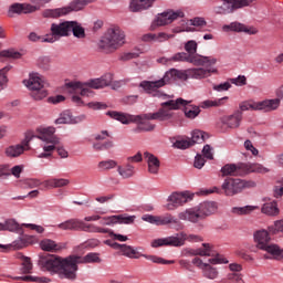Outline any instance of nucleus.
<instances>
[{"instance_id": "obj_1", "label": "nucleus", "mask_w": 283, "mask_h": 283, "mask_svg": "<svg viewBox=\"0 0 283 283\" xmlns=\"http://www.w3.org/2000/svg\"><path fill=\"white\" fill-rule=\"evenodd\" d=\"M38 264L41 266V269H44V271L57 273L61 280L74 282V280L77 277L81 256L70 255L64 259L55 255L40 256Z\"/></svg>"}, {"instance_id": "obj_2", "label": "nucleus", "mask_w": 283, "mask_h": 283, "mask_svg": "<svg viewBox=\"0 0 283 283\" xmlns=\"http://www.w3.org/2000/svg\"><path fill=\"white\" fill-rule=\"evenodd\" d=\"M54 134H56V128L54 126H38L35 128L34 138L41 140V147L44 151L39 155V158H50L55 149L60 158L70 157L67 149L61 146V138Z\"/></svg>"}, {"instance_id": "obj_3", "label": "nucleus", "mask_w": 283, "mask_h": 283, "mask_svg": "<svg viewBox=\"0 0 283 283\" xmlns=\"http://www.w3.org/2000/svg\"><path fill=\"white\" fill-rule=\"evenodd\" d=\"M112 74H105L101 77L88 80L87 82H70L67 86L80 95H73L71 98L75 105L83 106L85 101L83 98H94L96 95L92 90H103L112 85Z\"/></svg>"}, {"instance_id": "obj_4", "label": "nucleus", "mask_w": 283, "mask_h": 283, "mask_svg": "<svg viewBox=\"0 0 283 283\" xmlns=\"http://www.w3.org/2000/svg\"><path fill=\"white\" fill-rule=\"evenodd\" d=\"M218 211V203L213 201H203L195 207L186 208L178 212L177 218L182 222L198 224L200 220H207L209 216H213Z\"/></svg>"}, {"instance_id": "obj_5", "label": "nucleus", "mask_w": 283, "mask_h": 283, "mask_svg": "<svg viewBox=\"0 0 283 283\" xmlns=\"http://www.w3.org/2000/svg\"><path fill=\"white\" fill-rule=\"evenodd\" d=\"M106 116L114 118V120H118L123 125H130V123H136L137 124L135 128L136 134L154 132V129H156V124H153L150 122V120H154V117H151V113H147L143 115H130L127 113L111 111L106 113Z\"/></svg>"}, {"instance_id": "obj_6", "label": "nucleus", "mask_w": 283, "mask_h": 283, "mask_svg": "<svg viewBox=\"0 0 283 283\" xmlns=\"http://www.w3.org/2000/svg\"><path fill=\"white\" fill-rule=\"evenodd\" d=\"M273 235L268 229H259L253 232V242L259 251H265V260H282L283 249L275 243H271V238Z\"/></svg>"}, {"instance_id": "obj_7", "label": "nucleus", "mask_w": 283, "mask_h": 283, "mask_svg": "<svg viewBox=\"0 0 283 283\" xmlns=\"http://www.w3.org/2000/svg\"><path fill=\"white\" fill-rule=\"evenodd\" d=\"M22 83L24 87L29 90L33 101H43V98H48V94H50L48 91L50 83H48V80L40 73H30L28 78L23 80Z\"/></svg>"}, {"instance_id": "obj_8", "label": "nucleus", "mask_w": 283, "mask_h": 283, "mask_svg": "<svg viewBox=\"0 0 283 283\" xmlns=\"http://www.w3.org/2000/svg\"><path fill=\"white\" fill-rule=\"evenodd\" d=\"M203 238L199 234H187V232L181 231L175 235L155 239L150 242L153 249H158V247H185L186 242L198 243L203 242Z\"/></svg>"}, {"instance_id": "obj_9", "label": "nucleus", "mask_w": 283, "mask_h": 283, "mask_svg": "<svg viewBox=\"0 0 283 283\" xmlns=\"http://www.w3.org/2000/svg\"><path fill=\"white\" fill-rule=\"evenodd\" d=\"M126 43L125 31L120 27H111L107 29L104 36L101 39L98 45L106 52H116L120 50Z\"/></svg>"}, {"instance_id": "obj_10", "label": "nucleus", "mask_w": 283, "mask_h": 283, "mask_svg": "<svg viewBox=\"0 0 283 283\" xmlns=\"http://www.w3.org/2000/svg\"><path fill=\"white\" fill-rule=\"evenodd\" d=\"M161 108H159L155 113H150L153 120H158L159 123H167V120H171L174 118L172 109H180L182 105H187V102L184 98L172 99L170 98L163 99Z\"/></svg>"}, {"instance_id": "obj_11", "label": "nucleus", "mask_w": 283, "mask_h": 283, "mask_svg": "<svg viewBox=\"0 0 283 283\" xmlns=\"http://www.w3.org/2000/svg\"><path fill=\"white\" fill-rule=\"evenodd\" d=\"M178 19H185V11L184 10H167L161 13H158L153 19L149 31L156 32L158 28H165L167 25H171L174 21H178Z\"/></svg>"}, {"instance_id": "obj_12", "label": "nucleus", "mask_w": 283, "mask_h": 283, "mask_svg": "<svg viewBox=\"0 0 283 283\" xmlns=\"http://www.w3.org/2000/svg\"><path fill=\"white\" fill-rule=\"evenodd\" d=\"M195 193L185 190V191H174L167 197V203L164 206L166 211H176L178 207H185L188 202H191L195 198Z\"/></svg>"}, {"instance_id": "obj_13", "label": "nucleus", "mask_w": 283, "mask_h": 283, "mask_svg": "<svg viewBox=\"0 0 283 283\" xmlns=\"http://www.w3.org/2000/svg\"><path fill=\"white\" fill-rule=\"evenodd\" d=\"M253 187H255V181L233 178L226 179L221 185L224 196H238V193H242L244 189H252Z\"/></svg>"}, {"instance_id": "obj_14", "label": "nucleus", "mask_w": 283, "mask_h": 283, "mask_svg": "<svg viewBox=\"0 0 283 283\" xmlns=\"http://www.w3.org/2000/svg\"><path fill=\"white\" fill-rule=\"evenodd\" d=\"M63 36H70V21L51 23L50 33L45 35L43 41L56 43V41H61Z\"/></svg>"}, {"instance_id": "obj_15", "label": "nucleus", "mask_w": 283, "mask_h": 283, "mask_svg": "<svg viewBox=\"0 0 283 283\" xmlns=\"http://www.w3.org/2000/svg\"><path fill=\"white\" fill-rule=\"evenodd\" d=\"M240 125H242V112L240 111L230 115H222L217 122V127L218 129H221V132L239 129Z\"/></svg>"}, {"instance_id": "obj_16", "label": "nucleus", "mask_w": 283, "mask_h": 283, "mask_svg": "<svg viewBox=\"0 0 283 283\" xmlns=\"http://www.w3.org/2000/svg\"><path fill=\"white\" fill-rule=\"evenodd\" d=\"M197 255L200 258H210L208 260L209 264H229V259L224 258L222 254H216L213 244L211 243H202L197 248Z\"/></svg>"}, {"instance_id": "obj_17", "label": "nucleus", "mask_w": 283, "mask_h": 283, "mask_svg": "<svg viewBox=\"0 0 283 283\" xmlns=\"http://www.w3.org/2000/svg\"><path fill=\"white\" fill-rule=\"evenodd\" d=\"M60 231H85L86 233H94L96 224L85 223L78 219H69L64 222H61L56 226Z\"/></svg>"}, {"instance_id": "obj_18", "label": "nucleus", "mask_w": 283, "mask_h": 283, "mask_svg": "<svg viewBox=\"0 0 283 283\" xmlns=\"http://www.w3.org/2000/svg\"><path fill=\"white\" fill-rule=\"evenodd\" d=\"M139 87L144 90L147 94H151L155 98H160L161 101H167L171 95H167L159 91L160 87H164V83L160 80L157 81H143L139 84Z\"/></svg>"}, {"instance_id": "obj_19", "label": "nucleus", "mask_w": 283, "mask_h": 283, "mask_svg": "<svg viewBox=\"0 0 283 283\" xmlns=\"http://www.w3.org/2000/svg\"><path fill=\"white\" fill-rule=\"evenodd\" d=\"M34 138V135L29 138V140L22 142L21 144H14L7 146L4 148V156L7 158H19L23 156L25 151H30V140Z\"/></svg>"}, {"instance_id": "obj_20", "label": "nucleus", "mask_w": 283, "mask_h": 283, "mask_svg": "<svg viewBox=\"0 0 283 283\" xmlns=\"http://www.w3.org/2000/svg\"><path fill=\"white\" fill-rule=\"evenodd\" d=\"M153 224H156L157 227H166L167 224H171L175 231H182V229H185V224H182L178 218L169 213L165 216H155Z\"/></svg>"}, {"instance_id": "obj_21", "label": "nucleus", "mask_w": 283, "mask_h": 283, "mask_svg": "<svg viewBox=\"0 0 283 283\" xmlns=\"http://www.w3.org/2000/svg\"><path fill=\"white\" fill-rule=\"evenodd\" d=\"M103 227H114V224H134L136 216L115 214L103 217Z\"/></svg>"}, {"instance_id": "obj_22", "label": "nucleus", "mask_w": 283, "mask_h": 283, "mask_svg": "<svg viewBox=\"0 0 283 283\" xmlns=\"http://www.w3.org/2000/svg\"><path fill=\"white\" fill-rule=\"evenodd\" d=\"M86 116L84 114L73 115L70 111L62 112L59 117L54 120L55 125H78L83 123Z\"/></svg>"}, {"instance_id": "obj_23", "label": "nucleus", "mask_w": 283, "mask_h": 283, "mask_svg": "<svg viewBox=\"0 0 283 283\" xmlns=\"http://www.w3.org/2000/svg\"><path fill=\"white\" fill-rule=\"evenodd\" d=\"M211 74H218V69H205V67L188 69V76L193 81H203V78H209Z\"/></svg>"}, {"instance_id": "obj_24", "label": "nucleus", "mask_w": 283, "mask_h": 283, "mask_svg": "<svg viewBox=\"0 0 283 283\" xmlns=\"http://www.w3.org/2000/svg\"><path fill=\"white\" fill-rule=\"evenodd\" d=\"M223 32H244V34H258L255 27H249L241 22H231L222 27Z\"/></svg>"}, {"instance_id": "obj_25", "label": "nucleus", "mask_w": 283, "mask_h": 283, "mask_svg": "<svg viewBox=\"0 0 283 283\" xmlns=\"http://www.w3.org/2000/svg\"><path fill=\"white\" fill-rule=\"evenodd\" d=\"M119 255H124V258H128L129 260H139V258H143V248H134L132 245L127 244H119L118 248Z\"/></svg>"}, {"instance_id": "obj_26", "label": "nucleus", "mask_w": 283, "mask_h": 283, "mask_svg": "<svg viewBox=\"0 0 283 283\" xmlns=\"http://www.w3.org/2000/svg\"><path fill=\"white\" fill-rule=\"evenodd\" d=\"M42 251L48 253H59L65 249V243H59L52 239H42L39 243Z\"/></svg>"}, {"instance_id": "obj_27", "label": "nucleus", "mask_w": 283, "mask_h": 283, "mask_svg": "<svg viewBox=\"0 0 283 283\" xmlns=\"http://www.w3.org/2000/svg\"><path fill=\"white\" fill-rule=\"evenodd\" d=\"M188 63L202 67L205 65H216V63H218V59L192 53V55H188Z\"/></svg>"}, {"instance_id": "obj_28", "label": "nucleus", "mask_w": 283, "mask_h": 283, "mask_svg": "<svg viewBox=\"0 0 283 283\" xmlns=\"http://www.w3.org/2000/svg\"><path fill=\"white\" fill-rule=\"evenodd\" d=\"M94 1L96 0H73L67 6L62 7L64 15L67 17V14H72V12H81V10H85V7L90 6V3H94Z\"/></svg>"}, {"instance_id": "obj_29", "label": "nucleus", "mask_w": 283, "mask_h": 283, "mask_svg": "<svg viewBox=\"0 0 283 283\" xmlns=\"http://www.w3.org/2000/svg\"><path fill=\"white\" fill-rule=\"evenodd\" d=\"M156 0H130L128 3L129 12L138 13L149 10L154 6Z\"/></svg>"}, {"instance_id": "obj_30", "label": "nucleus", "mask_w": 283, "mask_h": 283, "mask_svg": "<svg viewBox=\"0 0 283 283\" xmlns=\"http://www.w3.org/2000/svg\"><path fill=\"white\" fill-rule=\"evenodd\" d=\"M35 10L36 8L30 3H13L9 8V17H14V14H32Z\"/></svg>"}, {"instance_id": "obj_31", "label": "nucleus", "mask_w": 283, "mask_h": 283, "mask_svg": "<svg viewBox=\"0 0 283 283\" xmlns=\"http://www.w3.org/2000/svg\"><path fill=\"white\" fill-rule=\"evenodd\" d=\"M244 167H247L244 164H227L221 168V176L223 178L227 176H241Z\"/></svg>"}, {"instance_id": "obj_32", "label": "nucleus", "mask_w": 283, "mask_h": 283, "mask_svg": "<svg viewBox=\"0 0 283 283\" xmlns=\"http://www.w3.org/2000/svg\"><path fill=\"white\" fill-rule=\"evenodd\" d=\"M280 105L282 104L276 97L259 101V112H276V109H280Z\"/></svg>"}, {"instance_id": "obj_33", "label": "nucleus", "mask_w": 283, "mask_h": 283, "mask_svg": "<svg viewBox=\"0 0 283 283\" xmlns=\"http://www.w3.org/2000/svg\"><path fill=\"white\" fill-rule=\"evenodd\" d=\"M93 231H94L93 233L107 234V235H109V238H112V240H117V242H127V240H129V238H127V235L114 233L112 229L96 226V224H95V229Z\"/></svg>"}, {"instance_id": "obj_34", "label": "nucleus", "mask_w": 283, "mask_h": 283, "mask_svg": "<svg viewBox=\"0 0 283 283\" xmlns=\"http://www.w3.org/2000/svg\"><path fill=\"white\" fill-rule=\"evenodd\" d=\"M144 158L148 165V171L149 174H158L160 169V160H158V157H156L151 153H144Z\"/></svg>"}, {"instance_id": "obj_35", "label": "nucleus", "mask_w": 283, "mask_h": 283, "mask_svg": "<svg viewBox=\"0 0 283 283\" xmlns=\"http://www.w3.org/2000/svg\"><path fill=\"white\" fill-rule=\"evenodd\" d=\"M116 169L123 180H129V178H134L136 175V168L132 164H125L124 166L117 165Z\"/></svg>"}, {"instance_id": "obj_36", "label": "nucleus", "mask_w": 283, "mask_h": 283, "mask_svg": "<svg viewBox=\"0 0 283 283\" xmlns=\"http://www.w3.org/2000/svg\"><path fill=\"white\" fill-rule=\"evenodd\" d=\"M186 104L181 105L184 107V114L186 118L193 120V118H198L200 116V107L197 105H191L189 101L185 99Z\"/></svg>"}, {"instance_id": "obj_37", "label": "nucleus", "mask_w": 283, "mask_h": 283, "mask_svg": "<svg viewBox=\"0 0 283 283\" xmlns=\"http://www.w3.org/2000/svg\"><path fill=\"white\" fill-rule=\"evenodd\" d=\"M70 179L65 178H51L43 181L45 189H59L61 187H67Z\"/></svg>"}, {"instance_id": "obj_38", "label": "nucleus", "mask_w": 283, "mask_h": 283, "mask_svg": "<svg viewBox=\"0 0 283 283\" xmlns=\"http://www.w3.org/2000/svg\"><path fill=\"white\" fill-rule=\"evenodd\" d=\"M261 213H264V216H270L271 218H276V216L280 213L277 201H270L264 203L261 207Z\"/></svg>"}, {"instance_id": "obj_39", "label": "nucleus", "mask_w": 283, "mask_h": 283, "mask_svg": "<svg viewBox=\"0 0 283 283\" xmlns=\"http://www.w3.org/2000/svg\"><path fill=\"white\" fill-rule=\"evenodd\" d=\"M43 19H61V17H65V11L63 7L55 9H45L42 11Z\"/></svg>"}, {"instance_id": "obj_40", "label": "nucleus", "mask_w": 283, "mask_h": 283, "mask_svg": "<svg viewBox=\"0 0 283 283\" xmlns=\"http://www.w3.org/2000/svg\"><path fill=\"white\" fill-rule=\"evenodd\" d=\"M70 34H72L76 38V39H85V29L83 28V25H81V23H78L77 21H70Z\"/></svg>"}, {"instance_id": "obj_41", "label": "nucleus", "mask_w": 283, "mask_h": 283, "mask_svg": "<svg viewBox=\"0 0 283 283\" xmlns=\"http://www.w3.org/2000/svg\"><path fill=\"white\" fill-rule=\"evenodd\" d=\"M101 254L90 252L85 256H80V264H101Z\"/></svg>"}, {"instance_id": "obj_42", "label": "nucleus", "mask_w": 283, "mask_h": 283, "mask_svg": "<svg viewBox=\"0 0 283 283\" xmlns=\"http://www.w3.org/2000/svg\"><path fill=\"white\" fill-rule=\"evenodd\" d=\"M0 55L3 59H13V60H19V59H23V56H25V52L24 51H18L14 49H7L0 52Z\"/></svg>"}, {"instance_id": "obj_43", "label": "nucleus", "mask_w": 283, "mask_h": 283, "mask_svg": "<svg viewBox=\"0 0 283 283\" xmlns=\"http://www.w3.org/2000/svg\"><path fill=\"white\" fill-rule=\"evenodd\" d=\"M116 167H118V161L114 159H105L97 164L98 171H111V169H116Z\"/></svg>"}, {"instance_id": "obj_44", "label": "nucleus", "mask_w": 283, "mask_h": 283, "mask_svg": "<svg viewBox=\"0 0 283 283\" xmlns=\"http://www.w3.org/2000/svg\"><path fill=\"white\" fill-rule=\"evenodd\" d=\"M21 227L14 219H9L6 222H0V231H19Z\"/></svg>"}, {"instance_id": "obj_45", "label": "nucleus", "mask_w": 283, "mask_h": 283, "mask_svg": "<svg viewBox=\"0 0 283 283\" xmlns=\"http://www.w3.org/2000/svg\"><path fill=\"white\" fill-rule=\"evenodd\" d=\"M239 107L241 112H249V111L259 112V101L258 102L253 99L245 101L241 103Z\"/></svg>"}, {"instance_id": "obj_46", "label": "nucleus", "mask_w": 283, "mask_h": 283, "mask_svg": "<svg viewBox=\"0 0 283 283\" xmlns=\"http://www.w3.org/2000/svg\"><path fill=\"white\" fill-rule=\"evenodd\" d=\"M260 207L258 206H244L239 208H233V213L238 216H249V213H253V211H258Z\"/></svg>"}, {"instance_id": "obj_47", "label": "nucleus", "mask_w": 283, "mask_h": 283, "mask_svg": "<svg viewBox=\"0 0 283 283\" xmlns=\"http://www.w3.org/2000/svg\"><path fill=\"white\" fill-rule=\"evenodd\" d=\"M15 280H22L23 282H36V283H49L50 279L45 276H34V275H27V276H18Z\"/></svg>"}, {"instance_id": "obj_48", "label": "nucleus", "mask_w": 283, "mask_h": 283, "mask_svg": "<svg viewBox=\"0 0 283 283\" xmlns=\"http://www.w3.org/2000/svg\"><path fill=\"white\" fill-rule=\"evenodd\" d=\"M208 136L205 134V132H202V130H193L191 139H190L191 146L193 147V145H196V144L205 143V139Z\"/></svg>"}, {"instance_id": "obj_49", "label": "nucleus", "mask_w": 283, "mask_h": 283, "mask_svg": "<svg viewBox=\"0 0 283 283\" xmlns=\"http://www.w3.org/2000/svg\"><path fill=\"white\" fill-rule=\"evenodd\" d=\"M272 235H277V233H283V219L275 220L273 224L268 227Z\"/></svg>"}, {"instance_id": "obj_50", "label": "nucleus", "mask_w": 283, "mask_h": 283, "mask_svg": "<svg viewBox=\"0 0 283 283\" xmlns=\"http://www.w3.org/2000/svg\"><path fill=\"white\" fill-rule=\"evenodd\" d=\"M172 34H180L182 32H196V28L188 25L187 22L181 21L180 27H174L171 29Z\"/></svg>"}, {"instance_id": "obj_51", "label": "nucleus", "mask_w": 283, "mask_h": 283, "mask_svg": "<svg viewBox=\"0 0 283 283\" xmlns=\"http://www.w3.org/2000/svg\"><path fill=\"white\" fill-rule=\"evenodd\" d=\"M223 101H229V97L226 96V97H222V98H220L218 101L207 99V101L201 103V107L203 109H207L209 107H220V105H222Z\"/></svg>"}, {"instance_id": "obj_52", "label": "nucleus", "mask_w": 283, "mask_h": 283, "mask_svg": "<svg viewBox=\"0 0 283 283\" xmlns=\"http://www.w3.org/2000/svg\"><path fill=\"white\" fill-rule=\"evenodd\" d=\"M205 277L208 280H216L218 277V269L211 266V264H207L206 269L202 270Z\"/></svg>"}, {"instance_id": "obj_53", "label": "nucleus", "mask_w": 283, "mask_h": 283, "mask_svg": "<svg viewBox=\"0 0 283 283\" xmlns=\"http://www.w3.org/2000/svg\"><path fill=\"white\" fill-rule=\"evenodd\" d=\"M170 61H172V63H189V53L178 52L170 56Z\"/></svg>"}, {"instance_id": "obj_54", "label": "nucleus", "mask_w": 283, "mask_h": 283, "mask_svg": "<svg viewBox=\"0 0 283 283\" xmlns=\"http://www.w3.org/2000/svg\"><path fill=\"white\" fill-rule=\"evenodd\" d=\"M176 149H189L191 146V139L189 138H179L174 143Z\"/></svg>"}, {"instance_id": "obj_55", "label": "nucleus", "mask_w": 283, "mask_h": 283, "mask_svg": "<svg viewBox=\"0 0 283 283\" xmlns=\"http://www.w3.org/2000/svg\"><path fill=\"white\" fill-rule=\"evenodd\" d=\"M188 55L196 54L198 52V42L195 40L187 41L184 45Z\"/></svg>"}, {"instance_id": "obj_56", "label": "nucleus", "mask_w": 283, "mask_h": 283, "mask_svg": "<svg viewBox=\"0 0 283 283\" xmlns=\"http://www.w3.org/2000/svg\"><path fill=\"white\" fill-rule=\"evenodd\" d=\"M142 258L154 262L155 264H174L175 261H167L160 256L143 254Z\"/></svg>"}, {"instance_id": "obj_57", "label": "nucleus", "mask_w": 283, "mask_h": 283, "mask_svg": "<svg viewBox=\"0 0 283 283\" xmlns=\"http://www.w3.org/2000/svg\"><path fill=\"white\" fill-rule=\"evenodd\" d=\"M155 39L156 43H166V41H170V39H174V34L160 31L155 33Z\"/></svg>"}, {"instance_id": "obj_58", "label": "nucleus", "mask_w": 283, "mask_h": 283, "mask_svg": "<svg viewBox=\"0 0 283 283\" xmlns=\"http://www.w3.org/2000/svg\"><path fill=\"white\" fill-rule=\"evenodd\" d=\"M159 81L164 83V87L165 85H169V83H174V81H176L175 69H170L168 72H166L163 78Z\"/></svg>"}, {"instance_id": "obj_59", "label": "nucleus", "mask_w": 283, "mask_h": 283, "mask_svg": "<svg viewBox=\"0 0 283 283\" xmlns=\"http://www.w3.org/2000/svg\"><path fill=\"white\" fill-rule=\"evenodd\" d=\"M232 3V10H240L241 8H247L250 3H253V0H230Z\"/></svg>"}, {"instance_id": "obj_60", "label": "nucleus", "mask_w": 283, "mask_h": 283, "mask_svg": "<svg viewBox=\"0 0 283 283\" xmlns=\"http://www.w3.org/2000/svg\"><path fill=\"white\" fill-rule=\"evenodd\" d=\"M8 87V67L0 70V92Z\"/></svg>"}, {"instance_id": "obj_61", "label": "nucleus", "mask_w": 283, "mask_h": 283, "mask_svg": "<svg viewBox=\"0 0 283 283\" xmlns=\"http://www.w3.org/2000/svg\"><path fill=\"white\" fill-rule=\"evenodd\" d=\"M248 171H254L255 174H269L270 169L261 164H251Z\"/></svg>"}, {"instance_id": "obj_62", "label": "nucleus", "mask_w": 283, "mask_h": 283, "mask_svg": "<svg viewBox=\"0 0 283 283\" xmlns=\"http://www.w3.org/2000/svg\"><path fill=\"white\" fill-rule=\"evenodd\" d=\"M175 81H189V69L188 70L175 69Z\"/></svg>"}, {"instance_id": "obj_63", "label": "nucleus", "mask_w": 283, "mask_h": 283, "mask_svg": "<svg viewBox=\"0 0 283 283\" xmlns=\"http://www.w3.org/2000/svg\"><path fill=\"white\" fill-rule=\"evenodd\" d=\"M32 260H30V258L23 259V261L21 262L22 273H32Z\"/></svg>"}, {"instance_id": "obj_64", "label": "nucleus", "mask_w": 283, "mask_h": 283, "mask_svg": "<svg viewBox=\"0 0 283 283\" xmlns=\"http://www.w3.org/2000/svg\"><path fill=\"white\" fill-rule=\"evenodd\" d=\"M274 198H282L283 196V179L279 180L273 188Z\"/></svg>"}]
</instances>
